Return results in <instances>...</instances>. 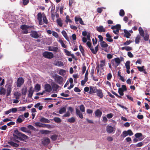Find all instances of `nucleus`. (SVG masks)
<instances>
[{
  "label": "nucleus",
  "instance_id": "obj_32",
  "mask_svg": "<svg viewBox=\"0 0 150 150\" xmlns=\"http://www.w3.org/2000/svg\"><path fill=\"white\" fill-rule=\"evenodd\" d=\"M66 107H63L61 108L59 110V113L60 114H62L66 112Z\"/></svg>",
  "mask_w": 150,
  "mask_h": 150
},
{
  "label": "nucleus",
  "instance_id": "obj_16",
  "mask_svg": "<svg viewBox=\"0 0 150 150\" xmlns=\"http://www.w3.org/2000/svg\"><path fill=\"white\" fill-rule=\"evenodd\" d=\"M114 128L111 126L108 125L106 127V131L108 133H111L113 131Z\"/></svg>",
  "mask_w": 150,
  "mask_h": 150
},
{
  "label": "nucleus",
  "instance_id": "obj_41",
  "mask_svg": "<svg viewBox=\"0 0 150 150\" xmlns=\"http://www.w3.org/2000/svg\"><path fill=\"white\" fill-rule=\"evenodd\" d=\"M53 120L55 122L57 123H60L61 122L60 118L58 117H54Z\"/></svg>",
  "mask_w": 150,
  "mask_h": 150
},
{
  "label": "nucleus",
  "instance_id": "obj_55",
  "mask_svg": "<svg viewBox=\"0 0 150 150\" xmlns=\"http://www.w3.org/2000/svg\"><path fill=\"white\" fill-rule=\"evenodd\" d=\"M14 95L16 99H18L19 96H21V94L18 92H17L15 93Z\"/></svg>",
  "mask_w": 150,
  "mask_h": 150
},
{
  "label": "nucleus",
  "instance_id": "obj_46",
  "mask_svg": "<svg viewBox=\"0 0 150 150\" xmlns=\"http://www.w3.org/2000/svg\"><path fill=\"white\" fill-rule=\"evenodd\" d=\"M35 90L37 91H38L40 90L41 86L40 84H37L35 87Z\"/></svg>",
  "mask_w": 150,
  "mask_h": 150
},
{
  "label": "nucleus",
  "instance_id": "obj_13",
  "mask_svg": "<svg viewBox=\"0 0 150 150\" xmlns=\"http://www.w3.org/2000/svg\"><path fill=\"white\" fill-rule=\"evenodd\" d=\"M76 110V115L77 116H78L81 119H82L83 118V114L82 113V112H81L79 109L77 108H76L75 109Z\"/></svg>",
  "mask_w": 150,
  "mask_h": 150
},
{
  "label": "nucleus",
  "instance_id": "obj_62",
  "mask_svg": "<svg viewBox=\"0 0 150 150\" xmlns=\"http://www.w3.org/2000/svg\"><path fill=\"white\" fill-rule=\"evenodd\" d=\"M52 35L55 37L56 38H58L59 36L58 34H57V33L54 31H52Z\"/></svg>",
  "mask_w": 150,
  "mask_h": 150
},
{
  "label": "nucleus",
  "instance_id": "obj_61",
  "mask_svg": "<svg viewBox=\"0 0 150 150\" xmlns=\"http://www.w3.org/2000/svg\"><path fill=\"white\" fill-rule=\"evenodd\" d=\"M144 66H142V67H137V68L138 69L139 71H144Z\"/></svg>",
  "mask_w": 150,
  "mask_h": 150
},
{
  "label": "nucleus",
  "instance_id": "obj_11",
  "mask_svg": "<svg viewBox=\"0 0 150 150\" xmlns=\"http://www.w3.org/2000/svg\"><path fill=\"white\" fill-rule=\"evenodd\" d=\"M96 93L97 96L100 98H102L103 96V94L102 90L100 89H98Z\"/></svg>",
  "mask_w": 150,
  "mask_h": 150
},
{
  "label": "nucleus",
  "instance_id": "obj_2",
  "mask_svg": "<svg viewBox=\"0 0 150 150\" xmlns=\"http://www.w3.org/2000/svg\"><path fill=\"white\" fill-rule=\"evenodd\" d=\"M139 31L140 35L143 37L144 40L148 41L149 39V35L148 33L146 32L144 33V31L142 28L140 27L139 29Z\"/></svg>",
  "mask_w": 150,
  "mask_h": 150
},
{
  "label": "nucleus",
  "instance_id": "obj_15",
  "mask_svg": "<svg viewBox=\"0 0 150 150\" xmlns=\"http://www.w3.org/2000/svg\"><path fill=\"white\" fill-rule=\"evenodd\" d=\"M34 90H33V87L31 86L28 91V97L29 98H31L33 93Z\"/></svg>",
  "mask_w": 150,
  "mask_h": 150
},
{
  "label": "nucleus",
  "instance_id": "obj_45",
  "mask_svg": "<svg viewBox=\"0 0 150 150\" xmlns=\"http://www.w3.org/2000/svg\"><path fill=\"white\" fill-rule=\"evenodd\" d=\"M40 132L42 134H48L51 131L47 130H42L40 131Z\"/></svg>",
  "mask_w": 150,
  "mask_h": 150
},
{
  "label": "nucleus",
  "instance_id": "obj_20",
  "mask_svg": "<svg viewBox=\"0 0 150 150\" xmlns=\"http://www.w3.org/2000/svg\"><path fill=\"white\" fill-rule=\"evenodd\" d=\"M42 144L45 145H47L50 143V140L49 138L45 139L42 142Z\"/></svg>",
  "mask_w": 150,
  "mask_h": 150
},
{
  "label": "nucleus",
  "instance_id": "obj_8",
  "mask_svg": "<svg viewBox=\"0 0 150 150\" xmlns=\"http://www.w3.org/2000/svg\"><path fill=\"white\" fill-rule=\"evenodd\" d=\"M97 89L96 86H90V91L88 93L90 94H92L96 93Z\"/></svg>",
  "mask_w": 150,
  "mask_h": 150
},
{
  "label": "nucleus",
  "instance_id": "obj_58",
  "mask_svg": "<svg viewBox=\"0 0 150 150\" xmlns=\"http://www.w3.org/2000/svg\"><path fill=\"white\" fill-rule=\"evenodd\" d=\"M42 18L43 22L47 24L48 23V21L45 15L43 16Z\"/></svg>",
  "mask_w": 150,
  "mask_h": 150
},
{
  "label": "nucleus",
  "instance_id": "obj_25",
  "mask_svg": "<svg viewBox=\"0 0 150 150\" xmlns=\"http://www.w3.org/2000/svg\"><path fill=\"white\" fill-rule=\"evenodd\" d=\"M35 126L42 127H45V124H43L40 122H36L35 123Z\"/></svg>",
  "mask_w": 150,
  "mask_h": 150
},
{
  "label": "nucleus",
  "instance_id": "obj_57",
  "mask_svg": "<svg viewBox=\"0 0 150 150\" xmlns=\"http://www.w3.org/2000/svg\"><path fill=\"white\" fill-rule=\"evenodd\" d=\"M135 137L136 138H138L142 136V133H137L135 134L134 135Z\"/></svg>",
  "mask_w": 150,
  "mask_h": 150
},
{
  "label": "nucleus",
  "instance_id": "obj_60",
  "mask_svg": "<svg viewBox=\"0 0 150 150\" xmlns=\"http://www.w3.org/2000/svg\"><path fill=\"white\" fill-rule=\"evenodd\" d=\"M128 135L127 131H124L122 132V134L121 135V136L123 137H125Z\"/></svg>",
  "mask_w": 150,
  "mask_h": 150
},
{
  "label": "nucleus",
  "instance_id": "obj_14",
  "mask_svg": "<svg viewBox=\"0 0 150 150\" xmlns=\"http://www.w3.org/2000/svg\"><path fill=\"white\" fill-rule=\"evenodd\" d=\"M96 28L97 30L100 33L105 32V29L102 25L100 26L99 27L97 26Z\"/></svg>",
  "mask_w": 150,
  "mask_h": 150
},
{
  "label": "nucleus",
  "instance_id": "obj_31",
  "mask_svg": "<svg viewBox=\"0 0 150 150\" xmlns=\"http://www.w3.org/2000/svg\"><path fill=\"white\" fill-rule=\"evenodd\" d=\"M6 91L3 87L0 88V95H5L6 94Z\"/></svg>",
  "mask_w": 150,
  "mask_h": 150
},
{
  "label": "nucleus",
  "instance_id": "obj_17",
  "mask_svg": "<svg viewBox=\"0 0 150 150\" xmlns=\"http://www.w3.org/2000/svg\"><path fill=\"white\" fill-rule=\"evenodd\" d=\"M30 35L32 37L35 38H38L39 37V35L38 33L35 31H32Z\"/></svg>",
  "mask_w": 150,
  "mask_h": 150
},
{
  "label": "nucleus",
  "instance_id": "obj_37",
  "mask_svg": "<svg viewBox=\"0 0 150 150\" xmlns=\"http://www.w3.org/2000/svg\"><path fill=\"white\" fill-rule=\"evenodd\" d=\"M79 48L80 51L82 54V55L83 56H85L84 50L83 49L82 46L81 45H80L79 46Z\"/></svg>",
  "mask_w": 150,
  "mask_h": 150
},
{
  "label": "nucleus",
  "instance_id": "obj_12",
  "mask_svg": "<svg viewBox=\"0 0 150 150\" xmlns=\"http://www.w3.org/2000/svg\"><path fill=\"white\" fill-rule=\"evenodd\" d=\"M64 50L66 55L68 56H71L72 58L75 59V60L76 59L74 55L73 54H71L70 51H68L67 49H64Z\"/></svg>",
  "mask_w": 150,
  "mask_h": 150
},
{
  "label": "nucleus",
  "instance_id": "obj_64",
  "mask_svg": "<svg viewBox=\"0 0 150 150\" xmlns=\"http://www.w3.org/2000/svg\"><path fill=\"white\" fill-rule=\"evenodd\" d=\"M86 44L88 46L89 48L91 50V49H92V47L91 46V43L90 41H88Z\"/></svg>",
  "mask_w": 150,
  "mask_h": 150
},
{
  "label": "nucleus",
  "instance_id": "obj_38",
  "mask_svg": "<svg viewBox=\"0 0 150 150\" xmlns=\"http://www.w3.org/2000/svg\"><path fill=\"white\" fill-rule=\"evenodd\" d=\"M79 108L81 112H85V108L83 104L79 106Z\"/></svg>",
  "mask_w": 150,
  "mask_h": 150
},
{
  "label": "nucleus",
  "instance_id": "obj_5",
  "mask_svg": "<svg viewBox=\"0 0 150 150\" xmlns=\"http://www.w3.org/2000/svg\"><path fill=\"white\" fill-rule=\"evenodd\" d=\"M20 28L23 30H24L22 32L23 34H27L28 33V29L30 28V27L27 25H23L21 26Z\"/></svg>",
  "mask_w": 150,
  "mask_h": 150
},
{
  "label": "nucleus",
  "instance_id": "obj_49",
  "mask_svg": "<svg viewBox=\"0 0 150 150\" xmlns=\"http://www.w3.org/2000/svg\"><path fill=\"white\" fill-rule=\"evenodd\" d=\"M27 92V89L26 88H23L22 90V93L23 95L25 96Z\"/></svg>",
  "mask_w": 150,
  "mask_h": 150
},
{
  "label": "nucleus",
  "instance_id": "obj_39",
  "mask_svg": "<svg viewBox=\"0 0 150 150\" xmlns=\"http://www.w3.org/2000/svg\"><path fill=\"white\" fill-rule=\"evenodd\" d=\"M140 39V37L139 35H138L136 37L135 41L136 44H139V40Z\"/></svg>",
  "mask_w": 150,
  "mask_h": 150
},
{
  "label": "nucleus",
  "instance_id": "obj_63",
  "mask_svg": "<svg viewBox=\"0 0 150 150\" xmlns=\"http://www.w3.org/2000/svg\"><path fill=\"white\" fill-rule=\"evenodd\" d=\"M27 128L26 127H21V128H20V130L24 132H27Z\"/></svg>",
  "mask_w": 150,
  "mask_h": 150
},
{
  "label": "nucleus",
  "instance_id": "obj_44",
  "mask_svg": "<svg viewBox=\"0 0 150 150\" xmlns=\"http://www.w3.org/2000/svg\"><path fill=\"white\" fill-rule=\"evenodd\" d=\"M65 73V71L64 70L61 69L59 72V74L62 76H64Z\"/></svg>",
  "mask_w": 150,
  "mask_h": 150
},
{
  "label": "nucleus",
  "instance_id": "obj_7",
  "mask_svg": "<svg viewBox=\"0 0 150 150\" xmlns=\"http://www.w3.org/2000/svg\"><path fill=\"white\" fill-rule=\"evenodd\" d=\"M24 82V80L22 77L18 78L17 82V86L18 87H20L23 84Z\"/></svg>",
  "mask_w": 150,
  "mask_h": 150
},
{
  "label": "nucleus",
  "instance_id": "obj_54",
  "mask_svg": "<svg viewBox=\"0 0 150 150\" xmlns=\"http://www.w3.org/2000/svg\"><path fill=\"white\" fill-rule=\"evenodd\" d=\"M130 62L129 61H128L126 62L125 64V66L126 68H130Z\"/></svg>",
  "mask_w": 150,
  "mask_h": 150
},
{
  "label": "nucleus",
  "instance_id": "obj_42",
  "mask_svg": "<svg viewBox=\"0 0 150 150\" xmlns=\"http://www.w3.org/2000/svg\"><path fill=\"white\" fill-rule=\"evenodd\" d=\"M58 136L56 134H54L51 136L50 138L53 141L56 140Z\"/></svg>",
  "mask_w": 150,
  "mask_h": 150
},
{
  "label": "nucleus",
  "instance_id": "obj_48",
  "mask_svg": "<svg viewBox=\"0 0 150 150\" xmlns=\"http://www.w3.org/2000/svg\"><path fill=\"white\" fill-rule=\"evenodd\" d=\"M124 91H123L122 88H119L118 89V92L120 96H122L124 95Z\"/></svg>",
  "mask_w": 150,
  "mask_h": 150
},
{
  "label": "nucleus",
  "instance_id": "obj_19",
  "mask_svg": "<svg viewBox=\"0 0 150 150\" xmlns=\"http://www.w3.org/2000/svg\"><path fill=\"white\" fill-rule=\"evenodd\" d=\"M99 46V44L95 48V50L94 49L93 47L92 48V49H91V52L93 54H96L98 50V46Z\"/></svg>",
  "mask_w": 150,
  "mask_h": 150
},
{
  "label": "nucleus",
  "instance_id": "obj_9",
  "mask_svg": "<svg viewBox=\"0 0 150 150\" xmlns=\"http://www.w3.org/2000/svg\"><path fill=\"white\" fill-rule=\"evenodd\" d=\"M6 86L7 87L6 96H8L10 95L11 91V86L10 84H6Z\"/></svg>",
  "mask_w": 150,
  "mask_h": 150
},
{
  "label": "nucleus",
  "instance_id": "obj_24",
  "mask_svg": "<svg viewBox=\"0 0 150 150\" xmlns=\"http://www.w3.org/2000/svg\"><path fill=\"white\" fill-rule=\"evenodd\" d=\"M52 86L54 91H56L59 87V86L55 83L54 82L52 83Z\"/></svg>",
  "mask_w": 150,
  "mask_h": 150
},
{
  "label": "nucleus",
  "instance_id": "obj_56",
  "mask_svg": "<svg viewBox=\"0 0 150 150\" xmlns=\"http://www.w3.org/2000/svg\"><path fill=\"white\" fill-rule=\"evenodd\" d=\"M125 14L124 11L123 9H121L119 12V15L121 16H123Z\"/></svg>",
  "mask_w": 150,
  "mask_h": 150
},
{
  "label": "nucleus",
  "instance_id": "obj_52",
  "mask_svg": "<svg viewBox=\"0 0 150 150\" xmlns=\"http://www.w3.org/2000/svg\"><path fill=\"white\" fill-rule=\"evenodd\" d=\"M37 19L38 21H41L42 20V14L40 13H39L37 15Z\"/></svg>",
  "mask_w": 150,
  "mask_h": 150
},
{
  "label": "nucleus",
  "instance_id": "obj_10",
  "mask_svg": "<svg viewBox=\"0 0 150 150\" xmlns=\"http://www.w3.org/2000/svg\"><path fill=\"white\" fill-rule=\"evenodd\" d=\"M45 89L48 93L52 91V87L49 84H46L45 85Z\"/></svg>",
  "mask_w": 150,
  "mask_h": 150
},
{
  "label": "nucleus",
  "instance_id": "obj_40",
  "mask_svg": "<svg viewBox=\"0 0 150 150\" xmlns=\"http://www.w3.org/2000/svg\"><path fill=\"white\" fill-rule=\"evenodd\" d=\"M75 121V119L74 117H72L68 119L67 122L70 123H74Z\"/></svg>",
  "mask_w": 150,
  "mask_h": 150
},
{
  "label": "nucleus",
  "instance_id": "obj_27",
  "mask_svg": "<svg viewBox=\"0 0 150 150\" xmlns=\"http://www.w3.org/2000/svg\"><path fill=\"white\" fill-rule=\"evenodd\" d=\"M8 144L11 145V146H13L18 147L19 146V145L16 143H14L12 141L8 142Z\"/></svg>",
  "mask_w": 150,
  "mask_h": 150
},
{
  "label": "nucleus",
  "instance_id": "obj_59",
  "mask_svg": "<svg viewBox=\"0 0 150 150\" xmlns=\"http://www.w3.org/2000/svg\"><path fill=\"white\" fill-rule=\"evenodd\" d=\"M115 62L118 64H120V63L121 61L120 59L118 57H117L114 59Z\"/></svg>",
  "mask_w": 150,
  "mask_h": 150
},
{
  "label": "nucleus",
  "instance_id": "obj_28",
  "mask_svg": "<svg viewBox=\"0 0 150 150\" xmlns=\"http://www.w3.org/2000/svg\"><path fill=\"white\" fill-rule=\"evenodd\" d=\"M21 118H23V115H22L19 116L18 118L17 119L16 121L17 123H21L22 122L23 120H22Z\"/></svg>",
  "mask_w": 150,
  "mask_h": 150
},
{
  "label": "nucleus",
  "instance_id": "obj_6",
  "mask_svg": "<svg viewBox=\"0 0 150 150\" xmlns=\"http://www.w3.org/2000/svg\"><path fill=\"white\" fill-rule=\"evenodd\" d=\"M100 65H97L96 67V69H97V73H98L99 71V67H101V69H103V67L105 66V60H101L100 61Z\"/></svg>",
  "mask_w": 150,
  "mask_h": 150
},
{
  "label": "nucleus",
  "instance_id": "obj_50",
  "mask_svg": "<svg viewBox=\"0 0 150 150\" xmlns=\"http://www.w3.org/2000/svg\"><path fill=\"white\" fill-rule=\"evenodd\" d=\"M66 20H65V22L66 23H67L68 22L71 23L72 22L71 20L70 19L69 16L68 15H67L66 17Z\"/></svg>",
  "mask_w": 150,
  "mask_h": 150
},
{
  "label": "nucleus",
  "instance_id": "obj_26",
  "mask_svg": "<svg viewBox=\"0 0 150 150\" xmlns=\"http://www.w3.org/2000/svg\"><path fill=\"white\" fill-rule=\"evenodd\" d=\"M124 32L125 33L124 35V36L127 38H129V37L131 36V34L126 29L124 30Z\"/></svg>",
  "mask_w": 150,
  "mask_h": 150
},
{
  "label": "nucleus",
  "instance_id": "obj_22",
  "mask_svg": "<svg viewBox=\"0 0 150 150\" xmlns=\"http://www.w3.org/2000/svg\"><path fill=\"white\" fill-rule=\"evenodd\" d=\"M106 36L107 37L106 40L107 41L110 42L113 41V40L111 38L112 36L109 33H107L106 34Z\"/></svg>",
  "mask_w": 150,
  "mask_h": 150
},
{
  "label": "nucleus",
  "instance_id": "obj_53",
  "mask_svg": "<svg viewBox=\"0 0 150 150\" xmlns=\"http://www.w3.org/2000/svg\"><path fill=\"white\" fill-rule=\"evenodd\" d=\"M28 128L31 130H33L35 131H37L36 129L32 125H29L28 127Z\"/></svg>",
  "mask_w": 150,
  "mask_h": 150
},
{
  "label": "nucleus",
  "instance_id": "obj_23",
  "mask_svg": "<svg viewBox=\"0 0 150 150\" xmlns=\"http://www.w3.org/2000/svg\"><path fill=\"white\" fill-rule=\"evenodd\" d=\"M40 121L42 122L45 123H49L50 122V120L43 117H41Z\"/></svg>",
  "mask_w": 150,
  "mask_h": 150
},
{
  "label": "nucleus",
  "instance_id": "obj_18",
  "mask_svg": "<svg viewBox=\"0 0 150 150\" xmlns=\"http://www.w3.org/2000/svg\"><path fill=\"white\" fill-rule=\"evenodd\" d=\"M48 50L57 52H58V48L57 47L53 46H49L48 47Z\"/></svg>",
  "mask_w": 150,
  "mask_h": 150
},
{
  "label": "nucleus",
  "instance_id": "obj_34",
  "mask_svg": "<svg viewBox=\"0 0 150 150\" xmlns=\"http://www.w3.org/2000/svg\"><path fill=\"white\" fill-rule=\"evenodd\" d=\"M111 29L112 30H114L115 29H121V25L119 24H117L115 25L112 26L111 27Z\"/></svg>",
  "mask_w": 150,
  "mask_h": 150
},
{
  "label": "nucleus",
  "instance_id": "obj_36",
  "mask_svg": "<svg viewBox=\"0 0 150 150\" xmlns=\"http://www.w3.org/2000/svg\"><path fill=\"white\" fill-rule=\"evenodd\" d=\"M57 22L58 25L60 27H62L63 25V23L62 22V20L61 18H58L57 20Z\"/></svg>",
  "mask_w": 150,
  "mask_h": 150
},
{
  "label": "nucleus",
  "instance_id": "obj_33",
  "mask_svg": "<svg viewBox=\"0 0 150 150\" xmlns=\"http://www.w3.org/2000/svg\"><path fill=\"white\" fill-rule=\"evenodd\" d=\"M101 47L102 48H106L108 46V45L104 41H102L100 43Z\"/></svg>",
  "mask_w": 150,
  "mask_h": 150
},
{
  "label": "nucleus",
  "instance_id": "obj_29",
  "mask_svg": "<svg viewBox=\"0 0 150 150\" xmlns=\"http://www.w3.org/2000/svg\"><path fill=\"white\" fill-rule=\"evenodd\" d=\"M62 33L65 39L67 41H69V39L66 32L65 30H63L62 32Z\"/></svg>",
  "mask_w": 150,
  "mask_h": 150
},
{
  "label": "nucleus",
  "instance_id": "obj_21",
  "mask_svg": "<svg viewBox=\"0 0 150 150\" xmlns=\"http://www.w3.org/2000/svg\"><path fill=\"white\" fill-rule=\"evenodd\" d=\"M96 117H100L101 116L102 113L99 109H97L95 112Z\"/></svg>",
  "mask_w": 150,
  "mask_h": 150
},
{
  "label": "nucleus",
  "instance_id": "obj_4",
  "mask_svg": "<svg viewBox=\"0 0 150 150\" xmlns=\"http://www.w3.org/2000/svg\"><path fill=\"white\" fill-rule=\"evenodd\" d=\"M42 55L45 58L48 59H51L54 57V54L53 53L48 51L44 52Z\"/></svg>",
  "mask_w": 150,
  "mask_h": 150
},
{
  "label": "nucleus",
  "instance_id": "obj_43",
  "mask_svg": "<svg viewBox=\"0 0 150 150\" xmlns=\"http://www.w3.org/2000/svg\"><path fill=\"white\" fill-rule=\"evenodd\" d=\"M58 42L60 43L62 47L64 48H67V46L63 42V41L62 39H59L58 40Z\"/></svg>",
  "mask_w": 150,
  "mask_h": 150
},
{
  "label": "nucleus",
  "instance_id": "obj_1",
  "mask_svg": "<svg viewBox=\"0 0 150 150\" xmlns=\"http://www.w3.org/2000/svg\"><path fill=\"white\" fill-rule=\"evenodd\" d=\"M13 136V139L16 140V142L17 143L19 142V141L16 140V139H19L20 140L24 141L25 139H27L28 138V137L27 136L20 132L17 129L14 131Z\"/></svg>",
  "mask_w": 150,
  "mask_h": 150
},
{
  "label": "nucleus",
  "instance_id": "obj_35",
  "mask_svg": "<svg viewBox=\"0 0 150 150\" xmlns=\"http://www.w3.org/2000/svg\"><path fill=\"white\" fill-rule=\"evenodd\" d=\"M121 49L122 50H125L127 51H130L132 50V47L129 46L123 47H122Z\"/></svg>",
  "mask_w": 150,
  "mask_h": 150
},
{
  "label": "nucleus",
  "instance_id": "obj_51",
  "mask_svg": "<svg viewBox=\"0 0 150 150\" xmlns=\"http://www.w3.org/2000/svg\"><path fill=\"white\" fill-rule=\"evenodd\" d=\"M133 41L132 40H127L125 42L123 43V45H129L131 43H132Z\"/></svg>",
  "mask_w": 150,
  "mask_h": 150
},
{
  "label": "nucleus",
  "instance_id": "obj_30",
  "mask_svg": "<svg viewBox=\"0 0 150 150\" xmlns=\"http://www.w3.org/2000/svg\"><path fill=\"white\" fill-rule=\"evenodd\" d=\"M54 65L59 66V67H62L63 66V62L61 61H57L56 63H54Z\"/></svg>",
  "mask_w": 150,
  "mask_h": 150
},
{
  "label": "nucleus",
  "instance_id": "obj_3",
  "mask_svg": "<svg viewBox=\"0 0 150 150\" xmlns=\"http://www.w3.org/2000/svg\"><path fill=\"white\" fill-rule=\"evenodd\" d=\"M54 79V80L59 84L61 85L62 84L64 80L62 77L56 74H54L52 76Z\"/></svg>",
  "mask_w": 150,
  "mask_h": 150
},
{
  "label": "nucleus",
  "instance_id": "obj_47",
  "mask_svg": "<svg viewBox=\"0 0 150 150\" xmlns=\"http://www.w3.org/2000/svg\"><path fill=\"white\" fill-rule=\"evenodd\" d=\"M70 115L69 112V111H68L65 114H64L62 116V117L63 118L64 117H69L70 116Z\"/></svg>",
  "mask_w": 150,
  "mask_h": 150
}]
</instances>
